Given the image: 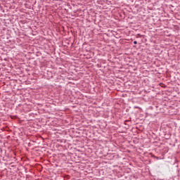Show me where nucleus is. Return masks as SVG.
Here are the masks:
<instances>
[{
	"instance_id": "obj_1",
	"label": "nucleus",
	"mask_w": 180,
	"mask_h": 180,
	"mask_svg": "<svg viewBox=\"0 0 180 180\" xmlns=\"http://www.w3.org/2000/svg\"><path fill=\"white\" fill-rule=\"evenodd\" d=\"M134 44H137V41H134Z\"/></svg>"
}]
</instances>
